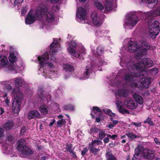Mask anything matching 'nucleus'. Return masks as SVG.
<instances>
[{
    "mask_svg": "<svg viewBox=\"0 0 160 160\" xmlns=\"http://www.w3.org/2000/svg\"><path fill=\"white\" fill-rule=\"evenodd\" d=\"M9 60L12 65L10 67V69L12 71H15L16 72L22 71L24 69V66L22 63L19 65L20 62H18L16 63L17 61V58L13 52H11L9 54Z\"/></svg>",
    "mask_w": 160,
    "mask_h": 160,
    "instance_id": "obj_9",
    "label": "nucleus"
},
{
    "mask_svg": "<svg viewBox=\"0 0 160 160\" xmlns=\"http://www.w3.org/2000/svg\"><path fill=\"white\" fill-rule=\"evenodd\" d=\"M106 157L107 160H116V158L114 157L110 152H107L106 153Z\"/></svg>",
    "mask_w": 160,
    "mask_h": 160,
    "instance_id": "obj_35",
    "label": "nucleus"
},
{
    "mask_svg": "<svg viewBox=\"0 0 160 160\" xmlns=\"http://www.w3.org/2000/svg\"><path fill=\"white\" fill-rule=\"evenodd\" d=\"M88 151V149L87 148H84L81 152V154L83 156Z\"/></svg>",
    "mask_w": 160,
    "mask_h": 160,
    "instance_id": "obj_61",
    "label": "nucleus"
},
{
    "mask_svg": "<svg viewBox=\"0 0 160 160\" xmlns=\"http://www.w3.org/2000/svg\"><path fill=\"white\" fill-rule=\"evenodd\" d=\"M104 48L101 46H98L97 49L96 53L98 55H101L103 54L104 52Z\"/></svg>",
    "mask_w": 160,
    "mask_h": 160,
    "instance_id": "obj_40",
    "label": "nucleus"
},
{
    "mask_svg": "<svg viewBox=\"0 0 160 160\" xmlns=\"http://www.w3.org/2000/svg\"><path fill=\"white\" fill-rule=\"evenodd\" d=\"M143 96L147 97L149 95V92L148 90H145L143 91L141 94Z\"/></svg>",
    "mask_w": 160,
    "mask_h": 160,
    "instance_id": "obj_55",
    "label": "nucleus"
},
{
    "mask_svg": "<svg viewBox=\"0 0 160 160\" xmlns=\"http://www.w3.org/2000/svg\"><path fill=\"white\" fill-rule=\"evenodd\" d=\"M104 112L108 114L110 116L112 117H114L115 116V114L112 113L110 109H105L103 110Z\"/></svg>",
    "mask_w": 160,
    "mask_h": 160,
    "instance_id": "obj_47",
    "label": "nucleus"
},
{
    "mask_svg": "<svg viewBox=\"0 0 160 160\" xmlns=\"http://www.w3.org/2000/svg\"><path fill=\"white\" fill-rule=\"evenodd\" d=\"M143 123H148L150 126H153L154 125V123L153 122L152 119L149 117H148L147 119L143 121Z\"/></svg>",
    "mask_w": 160,
    "mask_h": 160,
    "instance_id": "obj_39",
    "label": "nucleus"
},
{
    "mask_svg": "<svg viewBox=\"0 0 160 160\" xmlns=\"http://www.w3.org/2000/svg\"><path fill=\"white\" fill-rule=\"evenodd\" d=\"M63 67L66 72H70L73 70L72 67L70 65L67 64H64Z\"/></svg>",
    "mask_w": 160,
    "mask_h": 160,
    "instance_id": "obj_37",
    "label": "nucleus"
},
{
    "mask_svg": "<svg viewBox=\"0 0 160 160\" xmlns=\"http://www.w3.org/2000/svg\"><path fill=\"white\" fill-rule=\"evenodd\" d=\"M139 151L140 155L144 158L148 160H152L155 157V151L151 150L145 148L142 145H138L136 148V151Z\"/></svg>",
    "mask_w": 160,
    "mask_h": 160,
    "instance_id": "obj_8",
    "label": "nucleus"
},
{
    "mask_svg": "<svg viewBox=\"0 0 160 160\" xmlns=\"http://www.w3.org/2000/svg\"><path fill=\"white\" fill-rule=\"evenodd\" d=\"M154 141L156 144L158 145H160V140H159L158 138H154Z\"/></svg>",
    "mask_w": 160,
    "mask_h": 160,
    "instance_id": "obj_62",
    "label": "nucleus"
},
{
    "mask_svg": "<svg viewBox=\"0 0 160 160\" xmlns=\"http://www.w3.org/2000/svg\"><path fill=\"white\" fill-rule=\"evenodd\" d=\"M125 22L124 24V27L126 29L129 30L130 29V14L129 13L127 14L124 19Z\"/></svg>",
    "mask_w": 160,
    "mask_h": 160,
    "instance_id": "obj_22",
    "label": "nucleus"
},
{
    "mask_svg": "<svg viewBox=\"0 0 160 160\" xmlns=\"http://www.w3.org/2000/svg\"><path fill=\"white\" fill-rule=\"evenodd\" d=\"M92 111L96 114V112H101V109L97 107H93Z\"/></svg>",
    "mask_w": 160,
    "mask_h": 160,
    "instance_id": "obj_51",
    "label": "nucleus"
},
{
    "mask_svg": "<svg viewBox=\"0 0 160 160\" xmlns=\"http://www.w3.org/2000/svg\"><path fill=\"white\" fill-rule=\"evenodd\" d=\"M4 131L2 128H0V139L3 136Z\"/></svg>",
    "mask_w": 160,
    "mask_h": 160,
    "instance_id": "obj_64",
    "label": "nucleus"
},
{
    "mask_svg": "<svg viewBox=\"0 0 160 160\" xmlns=\"http://www.w3.org/2000/svg\"><path fill=\"white\" fill-rule=\"evenodd\" d=\"M139 137V136L134 134L133 133H131V139L133 140Z\"/></svg>",
    "mask_w": 160,
    "mask_h": 160,
    "instance_id": "obj_60",
    "label": "nucleus"
},
{
    "mask_svg": "<svg viewBox=\"0 0 160 160\" xmlns=\"http://www.w3.org/2000/svg\"><path fill=\"white\" fill-rule=\"evenodd\" d=\"M38 94L43 101L48 102L50 100L51 96L46 91H43L42 89H40L38 91Z\"/></svg>",
    "mask_w": 160,
    "mask_h": 160,
    "instance_id": "obj_17",
    "label": "nucleus"
},
{
    "mask_svg": "<svg viewBox=\"0 0 160 160\" xmlns=\"http://www.w3.org/2000/svg\"><path fill=\"white\" fill-rule=\"evenodd\" d=\"M77 46V43L74 41H72L69 44V47L68 48V50L72 56L78 58L80 55L79 54L76 53V50L74 48H75Z\"/></svg>",
    "mask_w": 160,
    "mask_h": 160,
    "instance_id": "obj_15",
    "label": "nucleus"
},
{
    "mask_svg": "<svg viewBox=\"0 0 160 160\" xmlns=\"http://www.w3.org/2000/svg\"><path fill=\"white\" fill-rule=\"evenodd\" d=\"M153 15L160 16V7L157 8L153 12Z\"/></svg>",
    "mask_w": 160,
    "mask_h": 160,
    "instance_id": "obj_54",
    "label": "nucleus"
},
{
    "mask_svg": "<svg viewBox=\"0 0 160 160\" xmlns=\"http://www.w3.org/2000/svg\"><path fill=\"white\" fill-rule=\"evenodd\" d=\"M151 83L150 79L148 78L145 79L142 82V87L145 88H148Z\"/></svg>",
    "mask_w": 160,
    "mask_h": 160,
    "instance_id": "obj_34",
    "label": "nucleus"
},
{
    "mask_svg": "<svg viewBox=\"0 0 160 160\" xmlns=\"http://www.w3.org/2000/svg\"><path fill=\"white\" fill-rule=\"evenodd\" d=\"M107 62H105L104 60V59L103 58H101L99 60L98 63V65L100 67L102 65L107 64Z\"/></svg>",
    "mask_w": 160,
    "mask_h": 160,
    "instance_id": "obj_43",
    "label": "nucleus"
},
{
    "mask_svg": "<svg viewBox=\"0 0 160 160\" xmlns=\"http://www.w3.org/2000/svg\"><path fill=\"white\" fill-rule=\"evenodd\" d=\"M23 0H15L14 2V6L17 5L18 7L21 5V4L23 2Z\"/></svg>",
    "mask_w": 160,
    "mask_h": 160,
    "instance_id": "obj_50",
    "label": "nucleus"
},
{
    "mask_svg": "<svg viewBox=\"0 0 160 160\" xmlns=\"http://www.w3.org/2000/svg\"><path fill=\"white\" fill-rule=\"evenodd\" d=\"M72 145L68 144L66 145V149L69 152H70L71 151H72Z\"/></svg>",
    "mask_w": 160,
    "mask_h": 160,
    "instance_id": "obj_57",
    "label": "nucleus"
},
{
    "mask_svg": "<svg viewBox=\"0 0 160 160\" xmlns=\"http://www.w3.org/2000/svg\"><path fill=\"white\" fill-rule=\"evenodd\" d=\"M116 104L118 111L124 114H129V112L128 111L125 109L122 108V103L121 101H117Z\"/></svg>",
    "mask_w": 160,
    "mask_h": 160,
    "instance_id": "obj_20",
    "label": "nucleus"
},
{
    "mask_svg": "<svg viewBox=\"0 0 160 160\" xmlns=\"http://www.w3.org/2000/svg\"><path fill=\"white\" fill-rule=\"evenodd\" d=\"M132 79V75L131 74V87L137 88L138 87V84L137 83L134 82L133 81L131 80Z\"/></svg>",
    "mask_w": 160,
    "mask_h": 160,
    "instance_id": "obj_48",
    "label": "nucleus"
},
{
    "mask_svg": "<svg viewBox=\"0 0 160 160\" xmlns=\"http://www.w3.org/2000/svg\"><path fill=\"white\" fill-rule=\"evenodd\" d=\"M133 97L135 100L136 102H138L139 104H142L143 103V100L142 97L138 94H134Z\"/></svg>",
    "mask_w": 160,
    "mask_h": 160,
    "instance_id": "obj_31",
    "label": "nucleus"
},
{
    "mask_svg": "<svg viewBox=\"0 0 160 160\" xmlns=\"http://www.w3.org/2000/svg\"><path fill=\"white\" fill-rule=\"evenodd\" d=\"M40 117V115L38 112L34 110L29 112L28 118L29 119H31L36 118H39Z\"/></svg>",
    "mask_w": 160,
    "mask_h": 160,
    "instance_id": "obj_21",
    "label": "nucleus"
},
{
    "mask_svg": "<svg viewBox=\"0 0 160 160\" xmlns=\"http://www.w3.org/2000/svg\"><path fill=\"white\" fill-rule=\"evenodd\" d=\"M124 105L128 108H130V101L129 99H126L125 100Z\"/></svg>",
    "mask_w": 160,
    "mask_h": 160,
    "instance_id": "obj_44",
    "label": "nucleus"
},
{
    "mask_svg": "<svg viewBox=\"0 0 160 160\" xmlns=\"http://www.w3.org/2000/svg\"><path fill=\"white\" fill-rule=\"evenodd\" d=\"M149 32L148 35L152 39L156 38L160 31V26L159 22L157 21H154L152 23L148 22Z\"/></svg>",
    "mask_w": 160,
    "mask_h": 160,
    "instance_id": "obj_11",
    "label": "nucleus"
},
{
    "mask_svg": "<svg viewBox=\"0 0 160 160\" xmlns=\"http://www.w3.org/2000/svg\"><path fill=\"white\" fill-rule=\"evenodd\" d=\"M92 22L95 25L99 26L102 23L101 18L99 14L96 11H93L91 14Z\"/></svg>",
    "mask_w": 160,
    "mask_h": 160,
    "instance_id": "obj_14",
    "label": "nucleus"
},
{
    "mask_svg": "<svg viewBox=\"0 0 160 160\" xmlns=\"http://www.w3.org/2000/svg\"><path fill=\"white\" fill-rule=\"evenodd\" d=\"M123 48L129 51L130 50L129 47H130V38H128L125 40L123 43Z\"/></svg>",
    "mask_w": 160,
    "mask_h": 160,
    "instance_id": "obj_32",
    "label": "nucleus"
},
{
    "mask_svg": "<svg viewBox=\"0 0 160 160\" xmlns=\"http://www.w3.org/2000/svg\"><path fill=\"white\" fill-rule=\"evenodd\" d=\"M48 107L45 104H41L39 108V110L43 114H46L48 113Z\"/></svg>",
    "mask_w": 160,
    "mask_h": 160,
    "instance_id": "obj_29",
    "label": "nucleus"
},
{
    "mask_svg": "<svg viewBox=\"0 0 160 160\" xmlns=\"http://www.w3.org/2000/svg\"><path fill=\"white\" fill-rule=\"evenodd\" d=\"M59 39L56 38L54 39L52 43L50 46V54L51 55V60L53 62H55L56 59L54 56L55 53L57 52L59 50V48L60 47L59 44Z\"/></svg>",
    "mask_w": 160,
    "mask_h": 160,
    "instance_id": "obj_12",
    "label": "nucleus"
},
{
    "mask_svg": "<svg viewBox=\"0 0 160 160\" xmlns=\"http://www.w3.org/2000/svg\"><path fill=\"white\" fill-rule=\"evenodd\" d=\"M138 106L137 103V102H131V109H133L136 108Z\"/></svg>",
    "mask_w": 160,
    "mask_h": 160,
    "instance_id": "obj_52",
    "label": "nucleus"
},
{
    "mask_svg": "<svg viewBox=\"0 0 160 160\" xmlns=\"http://www.w3.org/2000/svg\"><path fill=\"white\" fill-rule=\"evenodd\" d=\"M153 65L152 61L151 59L144 58L140 62L135 63L132 68H134L136 70L143 71L146 68L152 67Z\"/></svg>",
    "mask_w": 160,
    "mask_h": 160,
    "instance_id": "obj_10",
    "label": "nucleus"
},
{
    "mask_svg": "<svg viewBox=\"0 0 160 160\" xmlns=\"http://www.w3.org/2000/svg\"><path fill=\"white\" fill-rule=\"evenodd\" d=\"M13 137L11 135H9L7 138V141L12 142L14 139Z\"/></svg>",
    "mask_w": 160,
    "mask_h": 160,
    "instance_id": "obj_58",
    "label": "nucleus"
},
{
    "mask_svg": "<svg viewBox=\"0 0 160 160\" xmlns=\"http://www.w3.org/2000/svg\"><path fill=\"white\" fill-rule=\"evenodd\" d=\"M99 151V149L97 148H93V147L92 146H91V149H90V152L93 153L94 155L97 154L98 153Z\"/></svg>",
    "mask_w": 160,
    "mask_h": 160,
    "instance_id": "obj_42",
    "label": "nucleus"
},
{
    "mask_svg": "<svg viewBox=\"0 0 160 160\" xmlns=\"http://www.w3.org/2000/svg\"><path fill=\"white\" fill-rule=\"evenodd\" d=\"M139 151H136V148L135 149V154L133 155V157L132 158V160H141L139 155Z\"/></svg>",
    "mask_w": 160,
    "mask_h": 160,
    "instance_id": "obj_36",
    "label": "nucleus"
},
{
    "mask_svg": "<svg viewBox=\"0 0 160 160\" xmlns=\"http://www.w3.org/2000/svg\"><path fill=\"white\" fill-rule=\"evenodd\" d=\"M154 16L153 11L143 12L141 11L131 12V26L134 27L141 20H148Z\"/></svg>",
    "mask_w": 160,
    "mask_h": 160,
    "instance_id": "obj_3",
    "label": "nucleus"
},
{
    "mask_svg": "<svg viewBox=\"0 0 160 160\" xmlns=\"http://www.w3.org/2000/svg\"><path fill=\"white\" fill-rule=\"evenodd\" d=\"M8 63L7 58L4 55L0 56V66L7 65Z\"/></svg>",
    "mask_w": 160,
    "mask_h": 160,
    "instance_id": "obj_28",
    "label": "nucleus"
},
{
    "mask_svg": "<svg viewBox=\"0 0 160 160\" xmlns=\"http://www.w3.org/2000/svg\"><path fill=\"white\" fill-rule=\"evenodd\" d=\"M17 148L19 151V155L22 158H26L28 155L33 154V152L30 148L26 146L25 140L20 139L17 142Z\"/></svg>",
    "mask_w": 160,
    "mask_h": 160,
    "instance_id": "obj_7",
    "label": "nucleus"
},
{
    "mask_svg": "<svg viewBox=\"0 0 160 160\" xmlns=\"http://www.w3.org/2000/svg\"><path fill=\"white\" fill-rule=\"evenodd\" d=\"M130 133H129L128 134H126L125 135H123L121 136V138H124L123 139H126V141L128 140L129 141H130Z\"/></svg>",
    "mask_w": 160,
    "mask_h": 160,
    "instance_id": "obj_49",
    "label": "nucleus"
},
{
    "mask_svg": "<svg viewBox=\"0 0 160 160\" xmlns=\"http://www.w3.org/2000/svg\"><path fill=\"white\" fill-rule=\"evenodd\" d=\"M14 123L11 121L7 122L6 123L3 124V128L7 130H9L11 129L14 126Z\"/></svg>",
    "mask_w": 160,
    "mask_h": 160,
    "instance_id": "obj_27",
    "label": "nucleus"
},
{
    "mask_svg": "<svg viewBox=\"0 0 160 160\" xmlns=\"http://www.w3.org/2000/svg\"><path fill=\"white\" fill-rule=\"evenodd\" d=\"M114 0H106L105 2V9L107 11H109L113 9V8L116 7L114 2Z\"/></svg>",
    "mask_w": 160,
    "mask_h": 160,
    "instance_id": "obj_19",
    "label": "nucleus"
},
{
    "mask_svg": "<svg viewBox=\"0 0 160 160\" xmlns=\"http://www.w3.org/2000/svg\"><path fill=\"white\" fill-rule=\"evenodd\" d=\"M33 15L32 11L29 12L27 15L25 20V23L26 24H30L33 23L36 19V18L38 19L37 17L35 15Z\"/></svg>",
    "mask_w": 160,
    "mask_h": 160,
    "instance_id": "obj_18",
    "label": "nucleus"
},
{
    "mask_svg": "<svg viewBox=\"0 0 160 160\" xmlns=\"http://www.w3.org/2000/svg\"><path fill=\"white\" fill-rule=\"evenodd\" d=\"M100 130V129H99L96 128L94 127L90 129V131L92 133L93 132L94 133H96L98 132H99Z\"/></svg>",
    "mask_w": 160,
    "mask_h": 160,
    "instance_id": "obj_53",
    "label": "nucleus"
},
{
    "mask_svg": "<svg viewBox=\"0 0 160 160\" xmlns=\"http://www.w3.org/2000/svg\"><path fill=\"white\" fill-rule=\"evenodd\" d=\"M93 67V65L91 64L86 66L83 75L79 77V79L80 80H85L88 78L92 72Z\"/></svg>",
    "mask_w": 160,
    "mask_h": 160,
    "instance_id": "obj_16",
    "label": "nucleus"
},
{
    "mask_svg": "<svg viewBox=\"0 0 160 160\" xmlns=\"http://www.w3.org/2000/svg\"><path fill=\"white\" fill-rule=\"evenodd\" d=\"M95 5L98 9L102 10L104 8L103 5L101 3V2L98 0L96 1L95 2Z\"/></svg>",
    "mask_w": 160,
    "mask_h": 160,
    "instance_id": "obj_38",
    "label": "nucleus"
},
{
    "mask_svg": "<svg viewBox=\"0 0 160 160\" xmlns=\"http://www.w3.org/2000/svg\"><path fill=\"white\" fill-rule=\"evenodd\" d=\"M108 33V32L106 30H98L96 32L95 35L98 38H104L107 36Z\"/></svg>",
    "mask_w": 160,
    "mask_h": 160,
    "instance_id": "obj_25",
    "label": "nucleus"
},
{
    "mask_svg": "<svg viewBox=\"0 0 160 160\" xmlns=\"http://www.w3.org/2000/svg\"><path fill=\"white\" fill-rule=\"evenodd\" d=\"M148 7L150 8L156 7L157 0H145Z\"/></svg>",
    "mask_w": 160,
    "mask_h": 160,
    "instance_id": "obj_24",
    "label": "nucleus"
},
{
    "mask_svg": "<svg viewBox=\"0 0 160 160\" xmlns=\"http://www.w3.org/2000/svg\"><path fill=\"white\" fill-rule=\"evenodd\" d=\"M142 76L143 77L144 76L143 74H142V72H138L135 74V77H139L141 78V76Z\"/></svg>",
    "mask_w": 160,
    "mask_h": 160,
    "instance_id": "obj_56",
    "label": "nucleus"
},
{
    "mask_svg": "<svg viewBox=\"0 0 160 160\" xmlns=\"http://www.w3.org/2000/svg\"><path fill=\"white\" fill-rule=\"evenodd\" d=\"M76 53H78L80 55L78 57L79 58L82 54H84L85 53V49L84 48H82V49H81L79 51H77Z\"/></svg>",
    "mask_w": 160,
    "mask_h": 160,
    "instance_id": "obj_59",
    "label": "nucleus"
},
{
    "mask_svg": "<svg viewBox=\"0 0 160 160\" xmlns=\"http://www.w3.org/2000/svg\"><path fill=\"white\" fill-rule=\"evenodd\" d=\"M85 11L84 8L80 7L78 8L76 12L77 20L79 22L85 23L87 22Z\"/></svg>",
    "mask_w": 160,
    "mask_h": 160,
    "instance_id": "obj_13",
    "label": "nucleus"
},
{
    "mask_svg": "<svg viewBox=\"0 0 160 160\" xmlns=\"http://www.w3.org/2000/svg\"><path fill=\"white\" fill-rule=\"evenodd\" d=\"M35 15L38 20H41L44 15L46 20L48 22L54 21L55 16L53 12L48 11V7L45 5H41L38 8L35 12Z\"/></svg>",
    "mask_w": 160,
    "mask_h": 160,
    "instance_id": "obj_5",
    "label": "nucleus"
},
{
    "mask_svg": "<svg viewBox=\"0 0 160 160\" xmlns=\"http://www.w3.org/2000/svg\"><path fill=\"white\" fill-rule=\"evenodd\" d=\"M66 123V120L64 119H61L57 122L58 126L60 127H61L63 125H64Z\"/></svg>",
    "mask_w": 160,
    "mask_h": 160,
    "instance_id": "obj_41",
    "label": "nucleus"
},
{
    "mask_svg": "<svg viewBox=\"0 0 160 160\" xmlns=\"http://www.w3.org/2000/svg\"><path fill=\"white\" fill-rule=\"evenodd\" d=\"M14 84L16 87H20L24 83L23 79L21 78L17 77L14 79Z\"/></svg>",
    "mask_w": 160,
    "mask_h": 160,
    "instance_id": "obj_26",
    "label": "nucleus"
},
{
    "mask_svg": "<svg viewBox=\"0 0 160 160\" xmlns=\"http://www.w3.org/2000/svg\"><path fill=\"white\" fill-rule=\"evenodd\" d=\"M37 58L40 68L38 72V74H42L46 78L48 77L49 78L57 76V68L53 66L52 62H48L49 58L48 52H45L43 55L38 57Z\"/></svg>",
    "mask_w": 160,
    "mask_h": 160,
    "instance_id": "obj_1",
    "label": "nucleus"
},
{
    "mask_svg": "<svg viewBox=\"0 0 160 160\" xmlns=\"http://www.w3.org/2000/svg\"><path fill=\"white\" fill-rule=\"evenodd\" d=\"M0 85H3L4 88L8 91H11L13 88L9 84V82L8 81H1Z\"/></svg>",
    "mask_w": 160,
    "mask_h": 160,
    "instance_id": "obj_23",
    "label": "nucleus"
},
{
    "mask_svg": "<svg viewBox=\"0 0 160 160\" xmlns=\"http://www.w3.org/2000/svg\"><path fill=\"white\" fill-rule=\"evenodd\" d=\"M63 108L64 109L67 110H72L74 109L73 106L71 105L64 106Z\"/></svg>",
    "mask_w": 160,
    "mask_h": 160,
    "instance_id": "obj_46",
    "label": "nucleus"
},
{
    "mask_svg": "<svg viewBox=\"0 0 160 160\" xmlns=\"http://www.w3.org/2000/svg\"><path fill=\"white\" fill-rule=\"evenodd\" d=\"M130 71L128 70L125 72L123 78L124 83L123 85V89H119L115 93L116 97L118 95L120 97L126 98L130 94L129 86L130 85Z\"/></svg>",
    "mask_w": 160,
    "mask_h": 160,
    "instance_id": "obj_6",
    "label": "nucleus"
},
{
    "mask_svg": "<svg viewBox=\"0 0 160 160\" xmlns=\"http://www.w3.org/2000/svg\"><path fill=\"white\" fill-rule=\"evenodd\" d=\"M99 133V137L100 139H102L104 138L106 136L105 132L101 130H100Z\"/></svg>",
    "mask_w": 160,
    "mask_h": 160,
    "instance_id": "obj_45",
    "label": "nucleus"
},
{
    "mask_svg": "<svg viewBox=\"0 0 160 160\" xmlns=\"http://www.w3.org/2000/svg\"><path fill=\"white\" fill-rule=\"evenodd\" d=\"M14 98L12 103V108L13 113H17L20 110L23 94L19 88H14L12 92Z\"/></svg>",
    "mask_w": 160,
    "mask_h": 160,
    "instance_id": "obj_4",
    "label": "nucleus"
},
{
    "mask_svg": "<svg viewBox=\"0 0 160 160\" xmlns=\"http://www.w3.org/2000/svg\"><path fill=\"white\" fill-rule=\"evenodd\" d=\"M141 48H142L135 54V57L137 60L140 59L144 55L146 54L148 51L150 50L151 46L148 41L145 39L138 42H133L131 40V51L133 52L137 51Z\"/></svg>",
    "mask_w": 160,
    "mask_h": 160,
    "instance_id": "obj_2",
    "label": "nucleus"
},
{
    "mask_svg": "<svg viewBox=\"0 0 160 160\" xmlns=\"http://www.w3.org/2000/svg\"><path fill=\"white\" fill-rule=\"evenodd\" d=\"M3 149L4 153L6 154L10 153L12 151L11 147L8 145H4L3 148Z\"/></svg>",
    "mask_w": 160,
    "mask_h": 160,
    "instance_id": "obj_33",
    "label": "nucleus"
},
{
    "mask_svg": "<svg viewBox=\"0 0 160 160\" xmlns=\"http://www.w3.org/2000/svg\"><path fill=\"white\" fill-rule=\"evenodd\" d=\"M101 142V141L99 140H95L92 141L89 144V148L91 149V146L93 148H96V147L98 146L99 145Z\"/></svg>",
    "mask_w": 160,
    "mask_h": 160,
    "instance_id": "obj_30",
    "label": "nucleus"
},
{
    "mask_svg": "<svg viewBox=\"0 0 160 160\" xmlns=\"http://www.w3.org/2000/svg\"><path fill=\"white\" fill-rule=\"evenodd\" d=\"M9 101L10 99L8 98V97L6 98L5 100V104L6 106H9Z\"/></svg>",
    "mask_w": 160,
    "mask_h": 160,
    "instance_id": "obj_63",
    "label": "nucleus"
}]
</instances>
